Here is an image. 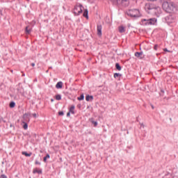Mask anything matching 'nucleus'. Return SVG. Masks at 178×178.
<instances>
[{
  "label": "nucleus",
  "mask_w": 178,
  "mask_h": 178,
  "mask_svg": "<svg viewBox=\"0 0 178 178\" xmlns=\"http://www.w3.org/2000/svg\"><path fill=\"white\" fill-rule=\"evenodd\" d=\"M162 8L165 12H167V13H172L176 9V6L173 2L164 1Z\"/></svg>",
  "instance_id": "1"
},
{
  "label": "nucleus",
  "mask_w": 178,
  "mask_h": 178,
  "mask_svg": "<svg viewBox=\"0 0 178 178\" xmlns=\"http://www.w3.org/2000/svg\"><path fill=\"white\" fill-rule=\"evenodd\" d=\"M83 9L84 7H83V5L78 3L74 8L73 13L75 15V16H79V15H81V13H83Z\"/></svg>",
  "instance_id": "2"
},
{
  "label": "nucleus",
  "mask_w": 178,
  "mask_h": 178,
  "mask_svg": "<svg viewBox=\"0 0 178 178\" xmlns=\"http://www.w3.org/2000/svg\"><path fill=\"white\" fill-rule=\"evenodd\" d=\"M163 22L167 23L168 26H170L172 23H175V22H176V17L175 15H170L163 18Z\"/></svg>",
  "instance_id": "3"
},
{
  "label": "nucleus",
  "mask_w": 178,
  "mask_h": 178,
  "mask_svg": "<svg viewBox=\"0 0 178 178\" xmlns=\"http://www.w3.org/2000/svg\"><path fill=\"white\" fill-rule=\"evenodd\" d=\"M128 16H130L131 17H140V10L137 9H132L129 10L127 12Z\"/></svg>",
  "instance_id": "4"
},
{
  "label": "nucleus",
  "mask_w": 178,
  "mask_h": 178,
  "mask_svg": "<svg viewBox=\"0 0 178 178\" xmlns=\"http://www.w3.org/2000/svg\"><path fill=\"white\" fill-rule=\"evenodd\" d=\"M115 5H121L122 6H128L129 1L127 0H112Z\"/></svg>",
  "instance_id": "5"
},
{
  "label": "nucleus",
  "mask_w": 178,
  "mask_h": 178,
  "mask_svg": "<svg viewBox=\"0 0 178 178\" xmlns=\"http://www.w3.org/2000/svg\"><path fill=\"white\" fill-rule=\"evenodd\" d=\"M23 119L22 120V123H23V128L24 129V130H27V129H29V124H27V122H30V120L28 119L27 120V114H24L23 115Z\"/></svg>",
  "instance_id": "6"
},
{
  "label": "nucleus",
  "mask_w": 178,
  "mask_h": 178,
  "mask_svg": "<svg viewBox=\"0 0 178 178\" xmlns=\"http://www.w3.org/2000/svg\"><path fill=\"white\" fill-rule=\"evenodd\" d=\"M143 26H149V19H143L141 20Z\"/></svg>",
  "instance_id": "7"
},
{
  "label": "nucleus",
  "mask_w": 178,
  "mask_h": 178,
  "mask_svg": "<svg viewBox=\"0 0 178 178\" xmlns=\"http://www.w3.org/2000/svg\"><path fill=\"white\" fill-rule=\"evenodd\" d=\"M145 10H152V9H154V6L152 4L147 3L145 6Z\"/></svg>",
  "instance_id": "8"
},
{
  "label": "nucleus",
  "mask_w": 178,
  "mask_h": 178,
  "mask_svg": "<svg viewBox=\"0 0 178 178\" xmlns=\"http://www.w3.org/2000/svg\"><path fill=\"white\" fill-rule=\"evenodd\" d=\"M97 35H102V25H97Z\"/></svg>",
  "instance_id": "9"
},
{
  "label": "nucleus",
  "mask_w": 178,
  "mask_h": 178,
  "mask_svg": "<svg viewBox=\"0 0 178 178\" xmlns=\"http://www.w3.org/2000/svg\"><path fill=\"white\" fill-rule=\"evenodd\" d=\"M156 24V18H151L149 19V24L154 25Z\"/></svg>",
  "instance_id": "10"
},
{
  "label": "nucleus",
  "mask_w": 178,
  "mask_h": 178,
  "mask_svg": "<svg viewBox=\"0 0 178 178\" xmlns=\"http://www.w3.org/2000/svg\"><path fill=\"white\" fill-rule=\"evenodd\" d=\"M62 87H63V83L62 81L58 82L56 85V88L60 89L62 88Z\"/></svg>",
  "instance_id": "11"
},
{
  "label": "nucleus",
  "mask_w": 178,
  "mask_h": 178,
  "mask_svg": "<svg viewBox=\"0 0 178 178\" xmlns=\"http://www.w3.org/2000/svg\"><path fill=\"white\" fill-rule=\"evenodd\" d=\"M118 31L119 33H124L126 31V29L124 28V26H121L118 27Z\"/></svg>",
  "instance_id": "12"
},
{
  "label": "nucleus",
  "mask_w": 178,
  "mask_h": 178,
  "mask_svg": "<svg viewBox=\"0 0 178 178\" xmlns=\"http://www.w3.org/2000/svg\"><path fill=\"white\" fill-rule=\"evenodd\" d=\"M83 15V17H86V19H88V10H85Z\"/></svg>",
  "instance_id": "13"
},
{
  "label": "nucleus",
  "mask_w": 178,
  "mask_h": 178,
  "mask_svg": "<svg viewBox=\"0 0 178 178\" xmlns=\"http://www.w3.org/2000/svg\"><path fill=\"white\" fill-rule=\"evenodd\" d=\"M69 112L72 115H74V106H72L69 110Z\"/></svg>",
  "instance_id": "14"
},
{
  "label": "nucleus",
  "mask_w": 178,
  "mask_h": 178,
  "mask_svg": "<svg viewBox=\"0 0 178 178\" xmlns=\"http://www.w3.org/2000/svg\"><path fill=\"white\" fill-rule=\"evenodd\" d=\"M135 56H136V58H140V56H143V52H136Z\"/></svg>",
  "instance_id": "15"
},
{
  "label": "nucleus",
  "mask_w": 178,
  "mask_h": 178,
  "mask_svg": "<svg viewBox=\"0 0 178 178\" xmlns=\"http://www.w3.org/2000/svg\"><path fill=\"white\" fill-rule=\"evenodd\" d=\"M115 67L117 70H119V71L122 70V67H120V65L118 63L115 64Z\"/></svg>",
  "instance_id": "16"
},
{
  "label": "nucleus",
  "mask_w": 178,
  "mask_h": 178,
  "mask_svg": "<svg viewBox=\"0 0 178 178\" xmlns=\"http://www.w3.org/2000/svg\"><path fill=\"white\" fill-rule=\"evenodd\" d=\"M90 99H94V97L90 96V95H87L86 97V101H90Z\"/></svg>",
  "instance_id": "17"
},
{
  "label": "nucleus",
  "mask_w": 178,
  "mask_h": 178,
  "mask_svg": "<svg viewBox=\"0 0 178 178\" xmlns=\"http://www.w3.org/2000/svg\"><path fill=\"white\" fill-rule=\"evenodd\" d=\"M91 123H92V124H94L95 127H97V126H98V122L97 121H94L92 120V119L90 120Z\"/></svg>",
  "instance_id": "18"
},
{
  "label": "nucleus",
  "mask_w": 178,
  "mask_h": 178,
  "mask_svg": "<svg viewBox=\"0 0 178 178\" xmlns=\"http://www.w3.org/2000/svg\"><path fill=\"white\" fill-rule=\"evenodd\" d=\"M22 155H25V156H31V153H27L26 152H22Z\"/></svg>",
  "instance_id": "19"
},
{
  "label": "nucleus",
  "mask_w": 178,
  "mask_h": 178,
  "mask_svg": "<svg viewBox=\"0 0 178 178\" xmlns=\"http://www.w3.org/2000/svg\"><path fill=\"white\" fill-rule=\"evenodd\" d=\"M118 77H122V74L120 73H115L114 74V79H118Z\"/></svg>",
  "instance_id": "20"
},
{
  "label": "nucleus",
  "mask_w": 178,
  "mask_h": 178,
  "mask_svg": "<svg viewBox=\"0 0 178 178\" xmlns=\"http://www.w3.org/2000/svg\"><path fill=\"white\" fill-rule=\"evenodd\" d=\"M56 99L57 101H60V99H62V95H56Z\"/></svg>",
  "instance_id": "21"
},
{
  "label": "nucleus",
  "mask_w": 178,
  "mask_h": 178,
  "mask_svg": "<svg viewBox=\"0 0 178 178\" xmlns=\"http://www.w3.org/2000/svg\"><path fill=\"white\" fill-rule=\"evenodd\" d=\"M15 106H16V103H15V102H11L10 103V108H15Z\"/></svg>",
  "instance_id": "22"
},
{
  "label": "nucleus",
  "mask_w": 178,
  "mask_h": 178,
  "mask_svg": "<svg viewBox=\"0 0 178 178\" xmlns=\"http://www.w3.org/2000/svg\"><path fill=\"white\" fill-rule=\"evenodd\" d=\"M49 158H50L49 154H47L46 156L44 157V159H43L44 162H47V160L49 159Z\"/></svg>",
  "instance_id": "23"
},
{
  "label": "nucleus",
  "mask_w": 178,
  "mask_h": 178,
  "mask_svg": "<svg viewBox=\"0 0 178 178\" xmlns=\"http://www.w3.org/2000/svg\"><path fill=\"white\" fill-rule=\"evenodd\" d=\"M83 99H84V95L83 94L81 95L80 97H78L79 101H83Z\"/></svg>",
  "instance_id": "24"
},
{
  "label": "nucleus",
  "mask_w": 178,
  "mask_h": 178,
  "mask_svg": "<svg viewBox=\"0 0 178 178\" xmlns=\"http://www.w3.org/2000/svg\"><path fill=\"white\" fill-rule=\"evenodd\" d=\"M31 31L30 29H29V27L26 26V34H30Z\"/></svg>",
  "instance_id": "25"
},
{
  "label": "nucleus",
  "mask_w": 178,
  "mask_h": 178,
  "mask_svg": "<svg viewBox=\"0 0 178 178\" xmlns=\"http://www.w3.org/2000/svg\"><path fill=\"white\" fill-rule=\"evenodd\" d=\"M38 173L39 175H41V173H42V170H36V171H34L33 173Z\"/></svg>",
  "instance_id": "26"
},
{
  "label": "nucleus",
  "mask_w": 178,
  "mask_h": 178,
  "mask_svg": "<svg viewBox=\"0 0 178 178\" xmlns=\"http://www.w3.org/2000/svg\"><path fill=\"white\" fill-rule=\"evenodd\" d=\"M158 47H159L158 44H155L154 47V51H158Z\"/></svg>",
  "instance_id": "27"
},
{
  "label": "nucleus",
  "mask_w": 178,
  "mask_h": 178,
  "mask_svg": "<svg viewBox=\"0 0 178 178\" xmlns=\"http://www.w3.org/2000/svg\"><path fill=\"white\" fill-rule=\"evenodd\" d=\"M58 115H59V116H63V115H64L63 111H59Z\"/></svg>",
  "instance_id": "28"
},
{
  "label": "nucleus",
  "mask_w": 178,
  "mask_h": 178,
  "mask_svg": "<svg viewBox=\"0 0 178 178\" xmlns=\"http://www.w3.org/2000/svg\"><path fill=\"white\" fill-rule=\"evenodd\" d=\"M0 178H8V177L6 175H1L0 176Z\"/></svg>",
  "instance_id": "29"
},
{
  "label": "nucleus",
  "mask_w": 178,
  "mask_h": 178,
  "mask_svg": "<svg viewBox=\"0 0 178 178\" xmlns=\"http://www.w3.org/2000/svg\"><path fill=\"white\" fill-rule=\"evenodd\" d=\"M140 127H142L143 129H144V124L140 123Z\"/></svg>",
  "instance_id": "30"
},
{
  "label": "nucleus",
  "mask_w": 178,
  "mask_h": 178,
  "mask_svg": "<svg viewBox=\"0 0 178 178\" xmlns=\"http://www.w3.org/2000/svg\"><path fill=\"white\" fill-rule=\"evenodd\" d=\"M31 66H32L33 67H34L35 66V63H31Z\"/></svg>",
  "instance_id": "31"
},
{
  "label": "nucleus",
  "mask_w": 178,
  "mask_h": 178,
  "mask_svg": "<svg viewBox=\"0 0 178 178\" xmlns=\"http://www.w3.org/2000/svg\"><path fill=\"white\" fill-rule=\"evenodd\" d=\"M70 113H70V111H69V112L67 113V117L70 116Z\"/></svg>",
  "instance_id": "32"
},
{
  "label": "nucleus",
  "mask_w": 178,
  "mask_h": 178,
  "mask_svg": "<svg viewBox=\"0 0 178 178\" xmlns=\"http://www.w3.org/2000/svg\"><path fill=\"white\" fill-rule=\"evenodd\" d=\"M35 164L36 165H41V163L38 162V161H35Z\"/></svg>",
  "instance_id": "33"
},
{
  "label": "nucleus",
  "mask_w": 178,
  "mask_h": 178,
  "mask_svg": "<svg viewBox=\"0 0 178 178\" xmlns=\"http://www.w3.org/2000/svg\"><path fill=\"white\" fill-rule=\"evenodd\" d=\"M33 116L34 118H36V116H37V114H35V113H33Z\"/></svg>",
  "instance_id": "34"
},
{
  "label": "nucleus",
  "mask_w": 178,
  "mask_h": 178,
  "mask_svg": "<svg viewBox=\"0 0 178 178\" xmlns=\"http://www.w3.org/2000/svg\"><path fill=\"white\" fill-rule=\"evenodd\" d=\"M51 102H54V99H51Z\"/></svg>",
  "instance_id": "35"
},
{
  "label": "nucleus",
  "mask_w": 178,
  "mask_h": 178,
  "mask_svg": "<svg viewBox=\"0 0 178 178\" xmlns=\"http://www.w3.org/2000/svg\"><path fill=\"white\" fill-rule=\"evenodd\" d=\"M152 109H154V106H152Z\"/></svg>",
  "instance_id": "36"
},
{
  "label": "nucleus",
  "mask_w": 178,
  "mask_h": 178,
  "mask_svg": "<svg viewBox=\"0 0 178 178\" xmlns=\"http://www.w3.org/2000/svg\"><path fill=\"white\" fill-rule=\"evenodd\" d=\"M164 51H168V49H164Z\"/></svg>",
  "instance_id": "37"
}]
</instances>
